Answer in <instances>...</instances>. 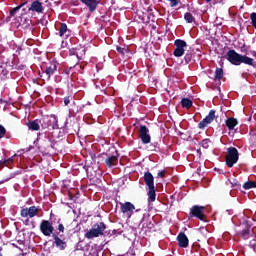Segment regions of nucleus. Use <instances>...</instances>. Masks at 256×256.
I'll return each mask as SVG.
<instances>
[{
	"label": "nucleus",
	"mask_w": 256,
	"mask_h": 256,
	"mask_svg": "<svg viewBox=\"0 0 256 256\" xmlns=\"http://www.w3.org/2000/svg\"><path fill=\"white\" fill-rule=\"evenodd\" d=\"M56 221L58 224V231L59 233H65V225L61 223V218H50L49 220H43L40 224V231L45 237H53V235H57V232H55V227L53 226V223Z\"/></svg>",
	"instance_id": "f257e3e1"
},
{
	"label": "nucleus",
	"mask_w": 256,
	"mask_h": 256,
	"mask_svg": "<svg viewBox=\"0 0 256 256\" xmlns=\"http://www.w3.org/2000/svg\"><path fill=\"white\" fill-rule=\"evenodd\" d=\"M226 59L231 63V65H235L236 67H239L242 63L244 65H250L253 67V63H255V60L247 55H241L237 53V51L230 49L226 53Z\"/></svg>",
	"instance_id": "f03ea898"
},
{
	"label": "nucleus",
	"mask_w": 256,
	"mask_h": 256,
	"mask_svg": "<svg viewBox=\"0 0 256 256\" xmlns=\"http://www.w3.org/2000/svg\"><path fill=\"white\" fill-rule=\"evenodd\" d=\"M106 229L107 224H105V222H97L84 234V237L86 239H95L97 237L105 236L106 234L111 235V232L105 231Z\"/></svg>",
	"instance_id": "7ed1b4c3"
},
{
	"label": "nucleus",
	"mask_w": 256,
	"mask_h": 256,
	"mask_svg": "<svg viewBox=\"0 0 256 256\" xmlns=\"http://www.w3.org/2000/svg\"><path fill=\"white\" fill-rule=\"evenodd\" d=\"M237 235L244 240L253 237V228L251 226V223H249V221H243L242 223H240L237 229Z\"/></svg>",
	"instance_id": "20e7f679"
},
{
	"label": "nucleus",
	"mask_w": 256,
	"mask_h": 256,
	"mask_svg": "<svg viewBox=\"0 0 256 256\" xmlns=\"http://www.w3.org/2000/svg\"><path fill=\"white\" fill-rule=\"evenodd\" d=\"M39 123L42 129H49V127H51L52 129H59V120H57V116L55 115L43 116L39 120Z\"/></svg>",
	"instance_id": "39448f33"
},
{
	"label": "nucleus",
	"mask_w": 256,
	"mask_h": 256,
	"mask_svg": "<svg viewBox=\"0 0 256 256\" xmlns=\"http://www.w3.org/2000/svg\"><path fill=\"white\" fill-rule=\"evenodd\" d=\"M239 161V150L235 147H229L227 149V155H226V165L227 167H233L235 163Z\"/></svg>",
	"instance_id": "423d86ee"
},
{
	"label": "nucleus",
	"mask_w": 256,
	"mask_h": 256,
	"mask_svg": "<svg viewBox=\"0 0 256 256\" xmlns=\"http://www.w3.org/2000/svg\"><path fill=\"white\" fill-rule=\"evenodd\" d=\"M189 217H195L196 219H199V221H207V217H205V206H192Z\"/></svg>",
	"instance_id": "0eeeda50"
},
{
	"label": "nucleus",
	"mask_w": 256,
	"mask_h": 256,
	"mask_svg": "<svg viewBox=\"0 0 256 256\" xmlns=\"http://www.w3.org/2000/svg\"><path fill=\"white\" fill-rule=\"evenodd\" d=\"M176 49L173 51L174 57H183L185 55V47H187V42L182 39H176L174 41Z\"/></svg>",
	"instance_id": "6e6552de"
},
{
	"label": "nucleus",
	"mask_w": 256,
	"mask_h": 256,
	"mask_svg": "<svg viewBox=\"0 0 256 256\" xmlns=\"http://www.w3.org/2000/svg\"><path fill=\"white\" fill-rule=\"evenodd\" d=\"M57 61H51L44 70H42V73L45 75L47 81L51 80V77L57 73V67H58Z\"/></svg>",
	"instance_id": "1a4fd4ad"
},
{
	"label": "nucleus",
	"mask_w": 256,
	"mask_h": 256,
	"mask_svg": "<svg viewBox=\"0 0 256 256\" xmlns=\"http://www.w3.org/2000/svg\"><path fill=\"white\" fill-rule=\"evenodd\" d=\"M134 210H135V205L133 203L131 202L120 203V211L121 213L126 215L128 219H131V217L133 216Z\"/></svg>",
	"instance_id": "9d476101"
},
{
	"label": "nucleus",
	"mask_w": 256,
	"mask_h": 256,
	"mask_svg": "<svg viewBox=\"0 0 256 256\" xmlns=\"http://www.w3.org/2000/svg\"><path fill=\"white\" fill-rule=\"evenodd\" d=\"M40 209L37 208V206H30L29 208H23L20 211L21 217H30V219H33V217H37L39 215Z\"/></svg>",
	"instance_id": "9b49d317"
},
{
	"label": "nucleus",
	"mask_w": 256,
	"mask_h": 256,
	"mask_svg": "<svg viewBox=\"0 0 256 256\" xmlns=\"http://www.w3.org/2000/svg\"><path fill=\"white\" fill-rule=\"evenodd\" d=\"M215 113H216L215 110H210L208 115L202 121L199 122L198 128L205 129L207 125H211V122L217 119V116L215 115Z\"/></svg>",
	"instance_id": "f8f14e48"
},
{
	"label": "nucleus",
	"mask_w": 256,
	"mask_h": 256,
	"mask_svg": "<svg viewBox=\"0 0 256 256\" xmlns=\"http://www.w3.org/2000/svg\"><path fill=\"white\" fill-rule=\"evenodd\" d=\"M139 137L143 145H148V143H151V135L149 134V128H147V126H140Z\"/></svg>",
	"instance_id": "ddd939ff"
},
{
	"label": "nucleus",
	"mask_w": 256,
	"mask_h": 256,
	"mask_svg": "<svg viewBox=\"0 0 256 256\" xmlns=\"http://www.w3.org/2000/svg\"><path fill=\"white\" fill-rule=\"evenodd\" d=\"M83 5H85L90 13H95L97 7L101 5V0H80Z\"/></svg>",
	"instance_id": "4468645a"
},
{
	"label": "nucleus",
	"mask_w": 256,
	"mask_h": 256,
	"mask_svg": "<svg viewBox=\"0 0 256 256\" xmlns=\"http://www.w3.org/2000/svg\"><path fill=\"white\" fill-rule=\"evenodd\" d=\"M52 237L54 239L53 245H55L57 249L60 251H65V249H67V242L59 237V233L53 234Z\"/></svg>",
	"instance_id": "2eb2a0df"
},
{
	"label": "nucleus",
	"mask_w": 256,
	"mask_h": 256,
	"mask_svg": "<svg viewBox=\"0 0 256 256\" xmlns=\"http://www.w3.org/2000/svg\"><path fill=\"white\" fill-rule=\"evenodd\" d=\"M28 11H32V13H43V3H41L39 0H35L31 3V5L28 7Z\"/></svg>",
	"instance_id": "dca6fc26"
},
{
	"label": "nucleus",
	"mask_w": 256,
	"mask_h": 256,
	"mask_svg": "<svg viewBox=\"0 0 256 256\" xmlns=\"http://www.w3.org/2000/svg\"><path fill=\"white\" fill-rule=\"evenodd\" d=\"M177 241H178L179 247H182L183 249H186V247H189V238L185 233L180 232L177 236Z\"/></svg>",
	"instance_id": "f3484780"
},
{
	"label": "nucleus",
	"mask_w": 256,
	"mask_h": 256,
	"mask_svg": "<svg viewBox=\"0 0 256 256\" xmlns=\"http://www.w3.org/2000/svg\"><path fill=\"white\" fill-rule=\"evenodd\" d=\"M144 183L147 187H155V177L151 172L144 173Z\"/></svg>",
	"instance_id": "a211bd4d"
},
{
	"label": "nucleus",
	"mask_w": 256,
	"mask_h": 256,
	"mask_svg": "<svg viewBox=\"0 0 256 256\" xmlns=\"http://www.w3.org/2000/svg\"><path fill=\"white\" fill-rule=\"evenodd\" d=\"M118 163H119V156L112 155V156H108L105 159V165H107L110 169L112 167L117 166Z\"/></svg>",
	"instance_id": "6ab92c4d"
},
{
	"label": "nucleus",
	"mask_w": 256,
	"mask_h": 256,
	"mask_svg": "<svg viewBox=\"0 0 256 256\" xmlns=\"http://www.w3.org/2000/svg\"><path fill=\"white\" fill-rule=\"evenodd\" d=\"M148 203H155L157 199V190H155V186L148 187Z\"/></svg>",
	"instance_id": "aec40b11"
},
{
	"label": "nucleus",
	"mask_w": 256,
	"mask_h": 256,
	"mask_svg": "<svg viewBox=\"0 0 256 256\" xmlns=\"http://www.w3.org/2000/svg\"><path fill=\"white\" fill-rule=\"evenodd\" d=\"M27 127L30 131H39V129H41V123L37 119L33 121L29 120Z\"/></svg>",
	"instance_id": "412c9836"
},
{
	"label": "nucleus",
	"mask_w": 256,
	"mask_h": 256,
	"mask_svg": "<svg viewBox=\"0 0 256 256\" xmlns=\"http://www.w3.org/2000/svg\"><path fill=\"white\" fill-rule=\"evenodd\" d=\"M237 125H239L237 118L230 117L226 120V127H228L229 131H233Z\"/></svg>",
	"instance_id": "4be33fe9"
},
{
	"label": "nucleus",
	"mask_w": 256,
	"mask_h": 256,
	"mask_svg": "<svg viewBox=\"0 0 256 256\" xmlns=\"http://www.w3.org/2000/svg\"><path fill=\"white\" fill-rule=\"evenodd\" d=\"M181 105L183 109H191L193 107V101L189 98H182Z\"/></svg>",
	"instance_id": "5701e85b"
},
{
	"label": "nucleus",
	"mask_w": 256,
	"mask_h": 256,
	"mask_svg": "<svg viewBox=\"0 0 256 256\" xmlns=\"http://www.w3.org/2000/svg\"><path fill=\"white\" fill-rule=\"evenodd\" d=\"M25 5H27V1L23 2L22 4L18 5L17 7H14L10 10V15L11 17H15L16 13L22 8L25 7Z\"/></svg>",
	"instance_id": "b1692460"
},
{
	"label": "nucleus",
	"mask_w": 256,
	"mask_h": 256,
	"mask_svg": "<svg viewBox=\"0 0 256 256\" xmlns=\"http://www.w3.org/2000/svg\"><path fill=\"white\" fill-rule=\"evenodd\" d=\"M232 189H241V182L239 180L233 178L232 180H228Z\"/></svg>",
	"instance_id": "393cba45"
},
{
	"label": "nucleus",
	"mask_w": 256,
	"mask_h": 256,
	"mask_svg": "<svg viewBox=\"0 0 256 256\" xmlns=\"http://www.w3.org/2000/svg\"><path fill=\"white\" fill-rule=\"evenodd\" d=\"M223 68H216L215 70V80L216 81H221L223 79Z\"/></svg>",
	"instance_id": "a878e982"
},
{
	"label": "nucleus",
	"mask_w": 256,
	"mask_h": 256,
	"mask_svg": "<svg viewBox=\"0 0 256 256\" xmlns=\"http://www.w3.org/2000/svg\"><path fill=\"white\" fill-rule=\"evenodd\" d=\"M243 189L249 190V189H256V182L255 181H247L243 184Z\"/></svg>",
	"instance_id": "bb28decb"
},
{
	"label": "nucleus",
	"mask_w": 256,
	"mask_h": 256,
	"mask_svg": "<svg viewBox=\"0 0 256 256\" xmlns=\"http://www.w3.org/2000/svg\"><path fill=\"white\" fill-rule=\"evenodd\" d=\"M184 19L186 23H193V21H195V17L193 16V14H191V12H186L184 14Z\"/></svg>",
	"instance_id": "cd10ccee"
},
{
	"label": "nucleus",
	"mask_w": 256,
	"mask_h": 256,
	"mask_svg": "<svg viewBox=\"0 0 256 256\" xmlns=\"http://www.w3.org/2000/svg\"><path fill=\"white\" fill-rule=\"evenodd\" d=\"M67 31H69V29L67 28V24L66 23H61L60 29H59L60 37H63V35H65V33H67Z\"/></svg>",
	"instance_id": "c85d7f7f"
},
{
	"label": "nucleus",
	"mask_w": 256,
	"mask_h": 256,
	"mask_svg": "<svg viewBox=\"0 0 256 256\" xmlns=\"http://www.w3.org/2000/svg\"><path fill=\"white\" fill-rule=\"evenodd\" d=\"M12 164H13V158H9L7 160H0V169H2L3 165H5L6 167H9Z\"/></svg>",
	"instance_id": "c756f323"
},
{
	"label": "nucleus",
	"mask_w": 256,
	"mask_h": 256,
	"mask_svg": "<svg viewBox=\"0 0 256 256\" xmlns=\"http://www.w3.org/2000/svg\"><path fill=\"white\" fill-rule=\"evenodd\" d=\"M184 61L185 63H191V61H193V52H187Z\"/></svg>",
	"instance_id": "7c9ffc66"
},
{
	"label": "nucleus",
	"mask_w": 256,
	"mask_h": 256,
	"mask_svg": "<svg viewBox=\"0 0 256 256\" xmlns=\"http://www.w3.org/2000/svg\"><path fill=\"white\" fill-rule=\"evenodd\" d=\"M211 143L210 139H203L200 143L201 147H203V149H209V144Z\"/></svg>",
	"instance_id": "2f4dec72"
},
{
	"label": "nucleus",
	"mask_w": 256,
	"mask_h": 256,
	"mask_svg": "<svg viewBox=\"0 0 256 256\" xmlns=\"http://www.w3.org/2000/svg\"><path fill=\"white\" fill-rule=\"evenodd\" d=\"M116 50L118 51V53H120V55H125V53H129V49L121 46H117Z\"/></svg>",
	"instance_id": "473e14b6"
},
{
	"label": "nucleus",
	"mask_w": 256,
	"mask_h": 256,
	"mask_svg": "<svg viewBox=\"0 0 256 256\" xmlns=\"http://www.w3.org/2000/svg\"><path fill=\"white\" fill-rule=\"evenodd\" d=\"M7 135V129L3 125L0 124V139H3Z\"/></svg>",
	"instance_id": "72a5a7b5"
},
{
	"label": "nucleus",
	"mask_w": 256,
	"mask_h": 256,
	"mask_svg": "<svg viewBox=\"0 0 256 256\" xmlns=\"http://www.w3.org/2000/svg\"><path fill=\"white\" fill-rule=\"evenodd\" d=\"M170 2V7H177L179 5V0H168Z\"/></svg>",
	"instance_id": "f704fd0d"
},
{
	"label": "nucleus",
	"mask_w": 256,
	"mask_h": 256,
	"mask_svg": "<svg viewBox=\"0 0 256 256\" xmlns=\"http://www.w3.org/2000/svg\"><path fill=\"white\" fill-rule=\"evenodd\" d=\"M71 103V98L69 96L64 97V104L69 105Z\"/></svg>",
	"instance_id": "c9c22d12"
},
{
	"label": "nucleus",
	"mask_w": 256,
	"mask_h": 256,
	"mask_svg": "<svg viewBox=\"0 0 256 256\" xmlns=\"http://www.w3.org/2000/svg\"><path fill=\"white\" fill-rule=\"evenodd\" d=\"M158 177H161V179L165 178V171H159L157 173Z\"/></svg>",
	"instance_id": "e433bc0d"
},
{
	"label": "nucleus",
	"mask_w": 256,
	"mask_h": 256,
	"mask_svg": "<svg viewBox=\"0 0 256 256\" xmlns=\"http://www.w3.org/2000/svg\"><path fill=\"white\" fill-rule=\"evenodd\" d=\"M250 247H252L255 251V247H256L255 240L250 241Z\"/></svg>",
	"instance_id": "4c0bfd02"
},
{
	"label": "nucleus",
	"mask_w": 256,
	"mask_h": 256,
	"mask_svg": "<svg viewBox=\"0 0 256 256\" xmlns=\"http://www.w3.org/2000/svg\"><path fill=\"white\" fill-rule=\"evenodd\" d=\"M214 2V5L217 4V3H223V0H213Z\"/></svg>",
	"instance_id": "58836bf2"
},
{
	"label": "nucleus",
	"mask_w": 256,
	"mask_h": 256,
	"mask_svg": "<svg viewBox=\"0 0 256 256\" xmlns=\"http://www.w3.org/2000/svg\"><path fill=\"white\" fill-rule=\"evenodd\" d=\"M22 11H23V13H28V12H29V9L23 8Z\"/></svg>",
	"instance_id": "ea45409f"
},
{
	"label": "nucleus",
	"mask_w": 256,
	"mask_h": 256,
	"mask_svg": "<svg viewBox=\"0 0 256 256\" xmlns=\"http://www.w3.org/2000/svg\"><path fill=\"white\" fill-rule=\"evenodd\" d=\"M2 73H3L4 75H7V70L2 69Z\"/></svg>",
	"instance_id": "a19ab883"
},
{
	"label": "nucleus",
	"mask_w": 256,
	"mask_h": 256,
	"mask_svg": "<svg viewBox=\"0 0 256 256\" xmlns=\"http://www.w3.org/2000/svg\"><path fill=\"white\" fill-rule=\"evenodd\" d=\"M206 1V3H211V0H205Z\"/></svg>",
	"instance_id": "79ce46f5"
},
{
	"label": "nucleus",
	"mask_w": 256,
	"mask_h": 256,
	"mask_svg": "<svg viewBox=\"0 0 256 256\" xmlns=\"http://www.w3.org/2000/svg\"><path fill=\"white\" fill-rule=\"evenodd\" d=\"M115 233H117V230H113V235H115Z\"/></svg>",
	"instance_id": "37998d69"
},
{
	"label": "nucleus",
	"mask_w": 256,
	"mask_h": 256,
	"mask_svg": "<svg viewBox=\"0 0 256 256\" xmlns=\"http://www.w3.org/2000/svg\"><path fill=\"white\" fill-rule=\"evenodd\" d=\"M0 251H2V248H0ZM0 256H3V254H2V253H0Z\"/></svg>",
	"instance_id": "c03bdc74"
},
{
	"label": "nucleus",
	"mask_w": 256,
	"mask_h": 256,
	"mask_svg": "<svg viewBox=\"0 0 256 256\" xmlns=\"http://www.w3.org/2000/svg\"><path fill=\"white\" fill-rule=\"evenodd\" d=\"M198 151V153H201V150H197Z\"/></svg>",
	"instance_id": "a18cd8bd"
},
{
	"label": "nucleus",
	"mask_w": 256,
	"mask_h": 256,
	"mask_svg": "<svg viewBox=\"0 0 256 256\" xmlns=\"http://www.w3.org/2000/svg\"><path fill=\"white\" fill-rule=\"evenodd\" d=\"M29 222V219L26 220V223Z\"/></svg>",
	"instance_id": "49530a36"
}]
</instances>
